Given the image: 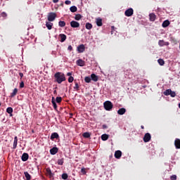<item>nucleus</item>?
I'll return each mask as SVG.
<instances>
[{"label":"nucleus","mask_w":180,"mask_h":180,"mask_svg":"<svg viewBox=\"0 0 180 180\" xmlns=\"http://www.w3.org/2000/svg\"><path fill=\"white\" fill-rule=\"evenodd\" d=\"M54 77L56 79V82H58V84H61V82H64L65 81V75L64 73L58 72L54 75Z\"/></svg>","instance_id":"f257e3e1"},{"label":"nucleus","mask_w":180,"mask_h":180,"mask_svg":"<svg viewBox=\"0 0 180 180\" xmlns=\"http://www.w3.org/2000/svg\"><path fill=\"white\" fill-rule=\"evenodd\" d=\"M103 106H104V109H105V110H110L111 109L113 108V104L112 103V102H110L109 101L104 102Z\"/></svg>","instance_id":"f03ea898"},{"label":"nucleus","mask_w":180,"mask_h":180,"mask_svg":"<svg viewBox=\"0 0 180 180\" xmlns=\"http://www.w3.org/2000/svg\"><path fill=\"white\" fill-rule=\"evenodd\" d=\"M56 18H57V14H56V13H49L48 15L49 22H54Z\"/></svg>","instance_id":"7ed1b4c3"},{"label":"nucleus","mask_w":180,"mask_h":180,"mask_svg":"<svg viewBox=\"0 0 180 180\" xmlns=\"http://www.w3.org/2000/svg\"><path fill=\"white\" fill-rule=\"evenodd\" d=\"M151 140V135L150 133H146L143 136V141L145 143H148Z\"/></svg>","instance_id":"20e7f679"},{"label":"nucleus","mask_w":180,"mask_h":180,"mask_svg":"<svg viewBox=\"0 0 180 180\" xmlns=\"http://www.w3.org/2000/svg\"><path fill=\"white\" fill-rule=\"evenodd\" d=\"M134 11L133 8H129L124 12L125 16L130 17L133 16Z\"/></svg>","instance_id":"39448f33"},{"label":"nucleus","mask_w":180,"mask_h":180,"mask_svg":"<svg viewBox=\"0 0 180 180\" xmlns=\"http://www.w3.org/2000/svg\"><path fill=\"white\" fill-rule=\"evenodd\" d=\"M70 26L71 27H73L74 29L79 27V22L72 20L70 22Z\"/></svg>","instance_id":"423d86ee"},{"label":"nucleus","mask_w":180,"mask_h":180,"mask_svg":"<svg viewBox=\"0 0 180 180\" xmlns=\"http://www.w3.org/2000/svg\"><path fill=\"white\" fill-rule=\"evenodd\" d=\"M77 51L78 53H84L85 51V45L81 44L77 46Z\"/></svg>","instance_id":"0eeeda50"},{"label":"nucleus","mask_w":180,"mask_h":180,"mask_svg":"<svg viewBox=\"0 0 180 180\" xmlns=\"http://www.w3.org/2000/svg\"><path fill=\"white\" fill-rule=\"evenodd\" d=\"M57 153H58V148L57 147H53L50 150V153L52 155H56V154H57Z\"/></svg>","instance_id":"6e6552de"},{"label":"nucleus","mask_w":180,"mask_h":180,"mask_svg":"<svg viewBox=\"0 0 180 180\" xmlns=\"http://www.w3.org/2000/svg\"><path fill=\"white\" fill-rule=\"evenodd\" d=\"M158 44L160 47H163V46H169V42H165L164 40H160L158 41Z\"/></svg>","instance_id":"1a4fd4ad"},{"label":"nucleus","mask_w":180,"mask_h":180,"mask_svg":"<svg viewBox=\"0 0 180 180\" xmlns=\"http://www.w3.org/2000/svg\"><path fill=\"white\" fill-rule=\"evenodd\" d=\"M157 16L155 15V14L154 13H151L149 14V19L150 20V22H154L156 19Z\"/></svg>","instance_id":"9d476101"},{"label":"nucleus","mask_w":180,"mask_h":180,"mask_svg":"<svg viewBox=\"0 0 180 180\" xmlns=\"http://www.w3.org/2000/svg\"><path fill=\"white\" fill-rule=\"evenodd\" d=\"M174 146L177 150L180 148V139H176L174 141Z\"/></svg>","instance_id":"9b49d317"},{"label":"nucleus","mask_w":180,"mask_h":180,"mask_svg":"<svg viewBox=\"0 0 180 180\" xmlns=\"http://www.w3.org/2000/svg\"><path fill=\"white\" fill-rule=\"evenodd\" d=\"M59 37L60 38L61 43H64L65 40H67V35L64 34H60Z\"/></svg>","instance_id":"f8f14e48"},{"label":"nucleus","mask_w":180,"mask_h":180,"mask_svg":"<svg viewBox=\"0 0 180 180\" xmlns=\"http://www.w3.org/2000/svg\"><path fill=\"white\" fill-rule=\"evenodd\" d=\"M22 161H27L29 160V154L27 153H23L21 157Z\"/></svg>","instance_id":"ddd939ff"},{"label":"nucleus","mask_w":180,"mask_h":180,"mask_svg":"<svg viewBox=\"0 0 180 180\" xmlns=\"http://www.w3.org/2000/svg\"><path fill=\"white\" fill-rule=\"evenodd\" d=\"M77 65H79V67H84L85 65V62L81 59H79L77 60Z\"/></svg>","instance_id":"4468645a"},{"label":"nucleus","mask_w":180,"mask_h":180,"mask_svg":"<svg viewBox=\"0 0 180 180\" xmlns=\"http://www.w3.org/2000/svg\"><path fill=\"white\" fill-rule=\"evenodd\" d=\"M91 78L94 82H97L98 79H99V77H98V76L95 74H91Z\"/></svg>","instance_id":"2eb2a0df"},{"label":"nucleus","mask_w":180,"mask_h":180,"mask_svg":"<svg viewBox=\"0 0 180 180\" xmlns=\"http://www.w3.org/2000/svg\"><path fill=\"white\" fill-rule=\"evenodd\" d=\"M115 158H120V157H122V151L120 150H116L115 153Z\"/></svg>","instance_id":"dca6fc26"},{"label":"nucleus","mask_w":180,"mask_h":180,"mask_svg":"<svg viewBox=\"0 0 180 180\" xmlns=\"http://www.w3.org/2000/svg\"><path fill=\"white\" fill-rule=\"evenodd\" d=\"M96 23L97 25V26H102L103 23H102V18H98L96 19Z\"/></svg>","instance_id":"f3484780"},{"label":"nucleus","mask_w":180,"mask_h":180,"mask_svg":"<svg viewBox=\"0 0 180 180\" xmlns=\"http://www.w3.org/2000/svg\"><path fill=\"white\" fill-rule=\"evenodd\" d=\"M58 134L57 132H53L51 135V140H54V139H58Z\"/></svg>","instance_id":"a211bd4d"},{"label":"nucleus","mask_w":180,"mask_h":180,"mask_svg":"<svg viewBox=\"0 0 180 180\" xmlns=\"http://www.w3.org/2000/svg\"><path fill=\"white\" fill-rule=\"evenodd\" d=\"M169 20H166L162 22V27H168V26H169Z\"/></svg>","instance_id":"6ab92c4d"},{"label":"nucleus","mask_w":180,"mask_h":180,"mask_svg":"<svg viewBox=\"0 0 180 180\" xmlns=\"http://www.w3.org/2000/svg\"><path fill=\"white\" fill-rule=\"evenodd\" d=\"M46 26L48 30H51V29L53 27V22H46Z\"/></svg>","instance_id":"aec40b11"},{"label":"nucleus","mask_w":180,"mask_h":180,"mask_svg":"<svg viewBox=\"0 0 180 180\" xmlns=\"http://www.w3.org/2000/svg\"><path fill=\"white\" fill-rule=\"evenodd\" d=\"M117 113L118 115H124V113H126V108H120L117 110Z\"/></svg>","instance_id":"412c9836"},{"label":"nucleus","mask_w":180,"mask_h":180,"mask_svg":"<svg viewBox=\"0 0 180 180\" xmlns=\"http://www.w3.org/2000/svg\"><path fill=\"white\" fill-rule=\"evenodd\" d=\"M16 147H18V136L14 137L13 148L15 149V148H16Z\"/></svg>","instance_id":"4be33fe9"},{"label":"nucleus","mask_w":180,"mask_h":180,"mask_svg":"<svg viewBox=\"0 0 180 180\" xmlns=\"http://www.w3.org/2000/svg\"><path fill=\"white\" fill-rule=\"evenodd\" d=\"M70 12H72V13L77 12V11H78V8H77V6H72L70 8Z\"/></svg>","instance_id":"5701e85b"},{"label":"nucleus","mask_w":180,"mask_h":180,"mask_svg":"<svg viewBox=\"0 0 180 180\" xmlns=\"http://www.w3.org/2000/svg\"><path fill=\"white\" fill-rule=\"evenodd\" d=\"M108 139H109V135L104 134L101 136V140H103V141H106V140H108Z\"/></svg>","instance_id":"b1692460"},{"label":"nucleus","mask_w":180,"mask_h":180,"mask_svg":"<svg viewBox=\"0 0 180 180\" xmlns=\"http://www.w3.org/2000/svg\"><path fill=\"white\" fill-rule=\"evenodd\" d=\"M46 174L50 178L53 176V173L51 172V169H50V167L46 168Z\"/></svg>","instance_id":"393cba45"},{"label":"nucleus","mask_w":180,"mask_h":180,"mask_svg":"<svg viewBox=\"0 0 180 180\" xmlns=\"http://www.w3.org/2000/svg\"><path fill=\"white\" fill-rule=\"evenodd\" d=\"M6 112H7V113H8L10 115V116H12V113L13 112V108H12L11 107H8L6 109Z\"/></svg>","instance_id":"a878e982"},{"label":"nucleus","mask_w":180,"mask_h":180,"mask_svg":"<svg viewBox=\"0 0 180 180\" xmlns=\"http://www.w3.org/2000/svg\"><path fill=\"white\" fill-rule=\"evenodd\" d=\"M24 175H25V178H26V180H30V179H32V176H30V175L29 174V172H24Z\"/></svg>","instance_id":"bb28decb"},{"label":"nucleus","mask_w":180,"mask_h":180,"mask_svg":"<svg viewBox=\"0 0 180 180\" xmlns=\"http://www.w3.org/2000/svg\"><path fill=\"white\" fill-rule=\"evenodd\" d=\"M75 19V20H81V19H82V15H81V14H76Z\"/></svg>","instance_id":"cd10ccee"},{"label":"nucleus","mask_w":180,"mask_h":180,"mask_svg":"<svg viewBox=\"0 0 180 180\" xmlns=\"http://www.w3.org/2000/svg\"><path fill=\"white\" fill-rule=\"evenodd\" d=\"M16 94H18V89H14L13 92L11 94V98H13V96H15Z\"/></svg>","instance_id":"c85d7f7f"},{"label":"nucleus","mask_w":180,"mask_h":180,"mask_svg":"<svg viewBox=\"0 0 180 180\" xmlns=\"http://www.w3.org/2000/svg\"><path fill=\"white\" fill-rule=\"evenodd\" d=\"M171 89H167L165 91L163 92L164 95H165V96H168V95H171Z\"/></svg>","instance_id":"c756f323"},{"label":"nucleus","mask_w":180,"mask_h":180,"mask_svg":"<svg viewBox=\"0 0 180 180\" xmlns=\"http://www.w3.org/2000/svg\"><path fill=\"white\" fill-rule=\"evenodd\" d=\"M86 29H87V30H91V29H92V24L89 22L86 23Z\"/></svg>","instance_id":"7c9ffc66"},{"label":"nucleus","mask_w":180,"mask_h":180,"mask_svg":"<svg viewBox=\"0 0 180 180\" xmlns=\"http://www.w3.org/2000/svg\"><path fill=\"white\" fill-rule=\"evenodd\" d=\"M83 137H84V139H89V137H91V134L85 132L83 134Z\"/></svg>","instance_id":"2f4dec72"},{"label":"nucleus","mask_w":180,"mask_h":180,"mask_svg":"<svg viewBox=\"0 0 180 180\" xmlns=\"http://www.w3.org/2000/svg\"><path fill=\"white\" fill-rule=\"evenodd\" d=\"M158 63L160 65H164V64H165V62L164 61V60L161 58L158 60Z\"/></svg>","instance_id":"473e14b6"},{"label":"nucleus","mask_w":180,"mask_h":180,"mask_svg":"<svg viewBox=\"0 0 180 180\" xmlns=\"http://www.w3.org/2000/svg\"><path fill=\"white\" fill-rule=\"evenodd\" d=\"M51 102L54 109H57V103H56V101H54V97L52 98Z\"/></svg>","instance_id":"72a5a7b5"},{"label":"nucleus","mask_w":180,"mask_h":180,"mask_svg":"<svg viewBox=\"0 0 180 180\" xmlns=\"http://www.w3.org/2000/svg\"><path fill=\"white\" fill-rule=\"evenodd\" d=\"M58 26H60V27H64L65 26V22L64 21H59Z\"/></svg>","instance_id":"f704fd0d"},{"label":"nucleus","mask_w":180,"mask_h":180,"mask_svg":"<svg viewBox=\"0 0 180 180\" xmlns=\"http://www.w3.org/2000/svg\"><path fill=\"white\" fill-rule=\"evenodd\" d=\"M91 80H92L91 78L89 77H86L84 78V81L85 82H86V84H89V82H91Z\"/></svg>","instance_id":"c9c22d12"},{"label":"nucleus","mask_w":180,"mask_h":180,"mask_svg":"<svg viewBox=\"0 0 180 180\" xmlns=\"http://www.w3.org/2000/svg\"><path fill=\"white\" fill-rule=\"evenodd\" d=\"M74 89H75V91H79V85L78 84V83H77V82L75 83Z\"/></svg>","instance_id":"e433bc0d"},{"label":"nucleus","mask_w":180,"mask_h":180,"mask_svg":"<svg viewBox=\"0 0 180 180\" xmlns=\"http://www.w3.org/2000/svg\"><path fill=\"white\" fill-rule=\"evenodd\" d=\"M63 164H64V160H63V159H59V160H58V165H63Z\"/></svg>","instance_id":"4c0bfd02"},{"label":"nucleus","mask_w":180,"mask_h":180,"mask_svg":"<svg viewBox=\"0 0 180 180\" xmlns=\"http://www.w3.org/2000/svg\"><path fill=\"white\" fill-rule=\"evenodd\" d=\"M68 179V174L66 173H64L62 174V179Z\"/></svg>","instance_id":"58836bf2"},{"label":"nucleus","mask_w":180,"mask_h":180,"mask_svg":"<svg viewBox=\"0 0 180 180\" xmlns=\"http://www.w3.org/2000/svg\"><path fill=\"white\" fill-rule=\"evenodd\" d=\"M63 98L61 97H56V102L57 103H61Z\"/></svg>","instance_id":"ea45409f"},{"label":"nucleus","mask_w":180,"mask_h":180,"mask_svg":"<svg viewBox=\"0 0 180 180\" xmlns=\"http://www.w3.org/2000/svg\"><path fill=\"white\" fill-rule=\"evenodd\" d=\"M170 96H172V98H175V96H176V94L175 93V91H171L170 93Z\"/></svg>","instance_id":"a19ab883"},{"label":"nucleus","mask_w":180,"mask_h":180,"mask_svg":"<svg viewBox=\"0 0 180 180\" xmlns=\"http://www.w3.org/2000/svg\"><path fill=\"white\" fill-rule=\"evenodd\" d=\"M1 18H6V16H8V14H6V13H5V12H2V13H1Z\"/></svg>","instance_id":"79ce46f5"},{"label":"nucleus","mask_w":180,"mask_h":180,"mask_svg":"<svg viewBox=\"0 0 180 180\" xmlns=\"http://www.w3.org/2000/svg\"><path fill=\"white\" fill-rule=\"evenodd\" d=\"M73 81H74V77L70 76V77L68 78V82L71 83V82H73Z\"/></svg>","instance_id":"37998d69"},{"label":"nucleus","mask_w":180,"mask_h":180,"mask_svg":"<svg viewBox=\"0 0 180 180\" xmlns=\"http://www.w3.org/2000/svg\"><path fill=\"white\" fill-rule=\"evenodd\" d=\"M81 172L82 174H83V175H85L86 174V171L85 170L84 167L81 169Z\"/></svg>","instance_id":"c03bdc74"},{"label":"nucleus","mask_w":180,"mask_h":180,"mask_svg":"<svg viewBox=\"0 0 180 180\" xmlns=\"http://www.w3.org/2000/svg\"><path fill=\"white\" fill-rule=\"evenodd\" d=\"M171 180H176V175L174 174L170 176Z\"/></svg>","instance_id":"a18cd8bd"},{"label":"nucleus","mask_w":180,"mask_h":180,"mask_svg":"<svg viewBox=\"0 0 180 180\" xmlns=\"http://www.w3.org/2000/svg\"><path fill=\"white\" fill-rule=\"evenodd\" d=\"M65 5H71V1L67 0L65 1Z\"/></svg>","instance_id":"49530a36"},{"label":"nucleus","mask_w":180,"mask_h":180,"mask_svg":"<svg viewBox=\"0 0 180 180\" xmlns=\"http://www.w3.org/2000/svg\"><path fill=\"white\" fill-rule=\"evenodd\" d=\"M25 87V83L23 82H21L20 84V88H24Z\"/></svg>","instance_id":"de8ad7c7"},{"label":"nucleus","mask_w":180,"mask_h":180,"mask_svg":"<svg viewBox=\"0 0 180 180\" xmlns=\"http://www.w3.org/2000/svg\"><path fill=\"white\" fill-rule=\"evenodd\" d=\"M68 50H69V51H72V46L70 45V46L68 47Z\"/></svg>","instance_id":"09e8293b"},{"label":"nucleus","mask_w":180,"mask_h":180,"mask_svg":"<svg viewBox=\"0 0 180 180\" xmlns=\"http://www.w3.org/2000/svg\"><path fill=\"white\" fill-rule=\"evenodd\" d=\"M67 75L68 77H71V75H72V72H68Z\"/></svg>","instance_id":"8fccbe9b"},{"label":"nucleus","mask_w":180,"mask_h":180,"mask_svg":"<svg viewBox=\"0 0 180 180\" xmlns=\"http://www.w3.org/2000/svg\"><path fill=\"white\" fill-rule=\"evenodd\" d=\"M19 75H20V78H23V73L20 72V73H19Z\"/></svg>","instance_id":"3c124183"},{"label":"nucleus","mask_w":180,"mask_h":180,"mask_svg":"<svg viewBox=\"0 0 180 180\" xmlns=\"http://www.w3.org/2000/svg\"><path fill=\"white\" fill-rule=\"evenodd\" d=\"M59 0H53V4H57V2H58Z\"/></svg>","instance_id":"603ef678"},{"label":"nucleus","mask_w":180,"mask_h":180,"mask_svg":"<svg viewBox=\"0 0 180 180\" xmlns=\"http://www.w3.org/2000/svg\"><path fill=\"white\" fill-rule=\"evenodd\" d=\"M111 28L112 29V30H115V26H112Z\"/></svg>","instance_id":"864d4df0"},{"label":"nucleus","mask_w":180,"mask_h":180,"mask_svg":"<svg viewBox=\"0 0 180 180\" xmlns=\"http://www.w3.org/2000/svg\"><path fill=\"white\" fill-rule=\"evenodd\" d=\"M56 92H57V91L55 90V91H53V94H56Z\"/></svg>","instance_id":"5fc2aeb1"},{"label":"nucleus","mask_w":180,"mask_h":180,"mask_svg":"<svg viewBox=\"0 0 180 180\" xmlns=\"http://www.w3.org/2000/svg\"><path fill=\"white\" fill-rule=\"evenodd\" d=\"M141 127V129H144V126H143V125Z\"/></svg>","instance_id":"6e6d98bb"},{"label":"nucleus","mask_w":180,"mask_h":180,"mask_svg":"<svg viewBox=\"0 0 180 180\" xmlns=\"http://www.w3.org/2000/svg\"><path fill=\"white\" fill-rule=\"evenodd\" d=\"M0 106H1V103H0Z\"/></svg>","instance_id":"4d7b16f0"}]
</instances>
